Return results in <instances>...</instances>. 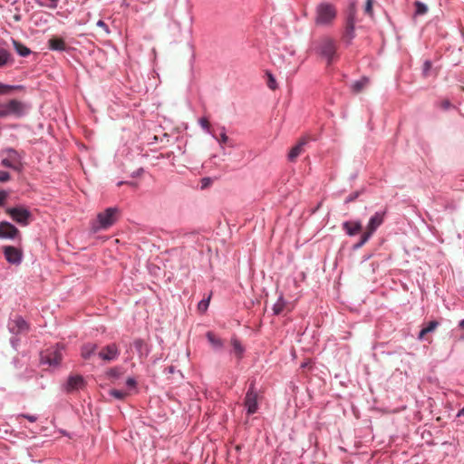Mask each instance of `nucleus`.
<instances>
[{"label":"nucleus","instance_id":"f8f14e48","mask_svg":"<svg viewBox=\"0 0 464 464\" xmlns=\"http://www.w3.org/2000/svg\"><path fill=\"white\" fill-rule=\"evenodd\" d=\"M9 330L14 334L25 333L29 330L28 324L21 316H16L9 323Z\"/></svg>","mask_w":464,"mask_h":464},{"label":"nucleus","instance_id":"f704fd0d","mask_svg":"<svg viewBox=\"0 0 464 464\" xmlns=\"http://www.w3.org/2000/svg\"><path fill=\"white\" fill-rule=\"evenodd\" d=\"M10 179V174L7 171H0V182H6Z\"/></svg>","mask_w":464,"mask_h":464},{"label":"nucleus","instance_id":"c85d7f7f","mask_svg":"<svg viewBox=\"0 0 464 464\" xmlns=\"http://www.w3.org/2000/svg\"><path fill=\"white\" fill-rule=\"evenodd\" d=\"M415 6H416L415 13L418 15H422V14H426L428 11L427 6L421 2H416Z\"/></svg>","mask_w":464,"mask_h":464},{"label":"nucleus","instance_id":"a19ab883","mask_svg":"<svg viewBox=\"0 0 464 464\" xmlns=\"http://www.w3.org/2000/svg\"><path fill=\"white\" fill-rule=\"evenodd\" d=\"M450 102L449 101H445L442 102V107L444 109H448V108H450Z\"/></svg>","mask_w":464,"mask_h":464},{"label":"nucleus","instance_id":"f3484780","mask_svg":"<svg viewBox=\"0 0 464 464\" xmlns=\"http://www.w3.org/2000/svg\"><path fill=\"white\" fill-rule=\"evenodd\" d=\"M128 391L118 390V400H121L130 395L132 392L136 391V382L132 378H129L126 382Z\"/></svg>","mask_w":464,"mask_h":464},{"label":"nucleus","instance_id":"7ed1b4c3","mask_svg":"<svg viewBox=\"0 0 464 464\" xmlns=\"http://www.w3.org/2000/svg\"><path fill=\"white\" fill-rule=\"evenodd\" d=\"M315 51L316 53L324 58L327 61V64L330 65L336 57L335 42L329 37H324L315 43Z\"/></svg>","mask_w":464,"mask_h":464},{"label":"nucleus","instance_id":"a878e982","mask_svg":"<svg viewBox=\"0 0 464 464\" xmlns=\"http://www.w3.org/2000/svg\"><path fill=\"white\" fill-rule=\"evenodd\" d=\"M286 303L282 296H280L277 302L273 306V312L275 314H280L284 312Z\"/></svg>","mask_w":464,"mask_h":464},{"label":"nucleus","instance_id":"de8ad7c7","mask_svg":"<svg viewBox=\"0 0 464 464\" xmlns=\"http://www.w3.org/2000/svg\"><path fill=\"white\" fill-rule=\"evenodd\" d=\"M167 369H168V372L169 373H173L174 372V367L173 366H169Z\"/></svg>","mask_w":464,"mask_h":464},{"label":"nucleus","instance_id":"2eb2a0df","mask_svg":"<svg viewBox=\"0 0 464 464\" xmlns=\"http://www.w3.org/2000/svg\"><path fill=\"white\" fill-rule=\"evenodd\" d=\"M115 355L116 348L114 344L107 345L106 347H103L97 353L98 358L105 362L113 360Z\"/></svg>","mask_w":464,"mask_h":464},{"label":"nucleus","instance_id":"473e14b6","mask_svg":"<svg viewBox=\"0 0 464 464\" xmlns=\"http://www.w3.org/2000/svg\"><path fill=\"white\" fill-rule=\"evenodd\" d=\"M208 304H209V298H208V299H207V300H201V301L198 303V309L200 312H205V311L208 309Z\"/></svg>","mask_w":464,"mask_h":464},{"label":"nucleus","instance_id":"3c124183","mask_svg":"<svg viewBox=\"0 0 464 464\" xmlns=\"http://www.w3.org/2000/svg\"><path fill=\"white\" fill-rule=\"evenodd\" d=\"M363 246V245H362V244H361V242H359V243H357V244L354 246V247H355V248H359V247H361V246Z\"/></svg>","mask_w":464,"mask_h":464},{"label":"nucleus","instance_id":"b1692460","mask_svg":"<svg viewBox=\"0 0 464 464\" xmlns=\"http://www.w3.org/2000/svg\"><path fill=\"white\" fill-rule=\"evenodd\" d=\"M368 83L369 80L366 77H363L359 81H356L352 85L353 92L355 93H359L368 85Z\"/></svg>","mask_w":464,"mask_h":464},{"label":"nucleus","instance_id":"a211bd4d","mask_svg":"<svg viewBox=\"0 0 464 464\" xmlns=\"http://www.w3.org/2000/svg\"><path fill=\"white\" fill-rule=\"evenodd\" d=\"M49 48L53 51H63L66 48L65 42L60 37H52L48 41Z\"/></svg>","mask_w":464,"mask_h":464},{"label":"nucleus","instance_id":"c756f323","mask_svg":"<svg viewBox=\"0 0 464 464\" xmlns=\"http://www.w3.org/2000/svg\"><path fill=\"white\" fill-rule=\"evenodd\" d=\"M267 86L273 91L277 88L276 81L273 74L270 72H267Z\"/></svg>","mask_w":464,"mask_h":464},{"label":"nucleus","instance_id":"393cba45","mask_svg":"<svg viewBox=\"0 0 464 464\" xmlns=\"http://www.w3.org/2000/svg\"><path fill=\"white\" fill-rule=\"evenodd\" d=\"M231 344L233 347V353L236 354V356L238 359H241L245 349L242 346V344L240 343V342L237 338H233L231 340Z\"/></svg>","mask_w":464,"mask_h":464},{"label":"nucleus","instance_id":"2f4dec72","mask_svg":"<svg viewBox=\"0 0 464 464\" xmlns=\"http://www.w3.org/2000/svg\"><path fill=\"white\" fill-rule=\"evenodd\" d=\"M16 87L12 85H6L0 82V94H5L15 89Z\"/></svg>","mask_w":464,"mask_h":464},{"label":"nucleus","instance_id":"49530a36","mask_svg":"<svg viewBox=\"0 0 464 464\" xmlns=\"http://www.w3.org/2000/svg\"><path fill=\"white\" fill-rule=\"evenodd\" d=\"M462 415H464V407L457 414L458 417H460Z\"/></svg>","mask_w":464,"mask_h":464},{"label":"nucleus","instance_id":"9b49d317","mask_svg":"<svg viewBox=\"0 0 464 464\" xmlns=\"http://www.w3.org/2000/svg\"><path fill=\"white\" fill-rule=\"evenodd\" d=\"M20 236V231L13 224L7 221L0 222V238L14 239Z\"/></svg>","mask_w":464,"mask_h":464},{"label":"nucleus","instance_id":"6ab92c4d","mask_svg":"<svg viewBox=\"0 0 464 464\" xmlns=\"http://www.w3.org/2000/svg\"><path fill=\"white\" fill-rule=\"evenodd\" d=\"M16 152L14 150L10 151L9 158L2 160V165L6 168H11L14 169H19L18 162L15 160Z\"/></svg>","mask_w":464,"mask_h":464},{"label":"nucleus","instance_id":"a18cd8bd","mask_svg":"<svg viewBox=\"0 0 464 464\" xmlns=\"http://www.w3.org/2000/svg\"><path fill=\"white\" fill-rule=\"evenodd\" d=\"M356 197H357V195L350 196V197L347 198L346 202L353 201Z\"/></svg>","mask_w":464,"mask_h":464},{"label":"nucleus","instance_id":"bb28decb","mask_svg":"<svg viewBox=\"0 0 464 464\" xmlns=\"http://www.w3.org/2000/svg\"><path fill=\"white\" fill-rule=\"evenodd\" d=\"M10 57V53L5 49H0V67H3L7 63Z\"/></svg>","mask_w":464,"mask_h":464},{"label":"nucleus","instance_id":"412c9836","mask_svg":"<svg viewBox=\"0 0 464 464\" xmlns=\"http://www.w3.org/2000/svg\"><path fill=\"white\" fill-rule=\"evenodd\" d=\"M116 377V370L111 368L109 371H107L104 375H102L99 377L101 382V386L107 385L106 381H110L111 382H113L114 379Z\"/></svg>","mask_w":464,"mask_h":464},{"label":"nucleus","instance_id":"8fccbe9b","mask_svg":"<svg viewBox=\"0 0 464 464\" xmlns=\"http://www.w3.org/2000/svg\"><path fill=\"white\" fill-rule=\"evenodd\" d=\"M459 326L464 329V319L459 322Z\"/></svg>","mask_w":464,"mask_h":464},{"label":"nucleus","instance_id":"79ce46f5","mask_svg":"<svg viewBox=\"0 0 464 464\" xmlns=\"http://www.w3.org/2000/svg\"><path fill=\"white\" fill-rule=\"evenodd\" d=\"M425 70H429L431 67V63L429 61H426L424 63Z\"/></svg>","mask_w":464,"mask_h":464},{"label":"nucleus","instance_id":"5701e85b","mask_svg":"<svg viewBox=\"0 0 464 464\" xmlns=\"http://www.w3.org/2000/svg\"><path fill=\"white\" fill-rule=\"evenodd\" d=\"M13 45L15 49V51L23 57H25L31 53V51L29 48H27L25 45L21 44L20 42L16 40H13Z\"/></svg>","mask_w":464,"mask_h":464},{"label":"nucleus","instance_id":"4468645a","mask_svg":"<svg viewBox=\"0 0 464 464\" xmlns=\"http://www.w3.org/2000/svg\"><path fill=\"white\" fill-rule=\"evenodd\" d=\"M308 140L306 138H302L296 145H295L288 153V160L295 161L304 151V146L307 144Z\"/></svg>","mask_w":464,"mask_h":464},{"label":"nucleus","instance_id":"58836bf2","mask_svg":"<svg viewBox=\"0 0 464 464\" xmlns=\"http://www.w3.org/2000/svg\"><path fill=\"white\" fill-rule=\"evenodd\" d=\"M220 144L226 143L228 140V137L225 132L220 134V138L218 140Z\"/></svg>","mask_w":464,"mask_h":464},{"label":"nucleus","instance_id":"c03bdc74","mask_svg":"<svg viewBox=\"0 0 464 464\" xmlns=\"http://www.w3.org/2000/svg\"><path fill=\"white\" fill-rule=\"evenodd\" d=\"M202 182H203L202 187L204 188V187H206L209 183V179H204L202 180Z\"/></svg>","mask_w":464,"mask_h":464},{"label":"nucleus","instance_id":"f257e3e1","mask_svg":"<svg viewBox=\"0 0 464 464\" xmlns=\"http://www.w3.org/2000/svg\"><path fill=\"white\" fill-rule=\"evenodd\" d=\"M26 110V104L15 99L10 100L7 102H0V118L10 116L21 118L25 114Z\"/></svg>","mask_w":464,"mask_h":464},{"label":"nucleus","instance_id":"7c9ffc66","mask_svg":"<svg viewBox=\"0 0 464 464\" xmlns=\"http://www.w3.org/2000/svg\"><path fill=\"white\" fill-rule=\"evenodd\" d=\"M199 124L208 132H209V133L211 132V126H210L209 121L207 118H200Z\"/></svg>","mask_w":464,"mask_h":464},{"label":"nucleus","instance_id":"39448f33","mask_svg":"<svg viewBox=\"0 0 464 464\" xmlns=\"http://www.w3.org/2000/svg\"><path fill=\"white\" fill-rule=\"evenodd\" d=\"M6 213L14 222L21 226H27L32 217L31 212L24 207L7 208Z\"/></svg>","mask_w":464,"mask_h":464},{"label":"nucleus","instance_id":"423d86ee","mask_svg":"<svg viewBox=\"0 0 464 464\" xmlns=\"http://www.w3.org/2000/svg\"><path fill=\"white\" fill-rule=\"evenodd\" d=\"M115 213L116 208H109L104 212L98 214L97 225L93 226V230L97 231L98 229H107L111 227L114 222Z\"/></svg>","mask_w":464,"mask_h":464},{"label":"nucleus","instance_id":"ea45409f","mask_svg":"<svg viewBox=\"0 0 464 464\" xmlns=\"http://www.w3.org/2000/svg\"><path fill=\"white\" fill-rule=\"evenodd\" d=\"M427 334H429V332L425 329V327H424V328H422V329H421V331H420V334H419V336H418V337H419V339H420V340H421V339H423V338H424V336H425Z\"/></svg>","mask_w":464,"mask_h":464},{"label":"nucleus","instance_id":"09e8293b","mask_svg":"<svg viewBox=\"0 0 464 464\" xmlns=\"http://www.w3.org/2000/svg\"><path fill=\"white\" fill-rule=\"evenodd\" d=\"M97 24L100 25V26L106 27V24H104V22H102L101 20L97 23Z\"/></svg>","mask_w":464,"mask_h":464},{"label":"nucleus","instance_id":"20e7f679","mask_svg":"<svg viewBox=\"0 0 464 464\" xmlns=\"http://www.w3.org/2000/svg\"><path fill=\"white\" fill-rule=\"evenodd\" d=\"M258 398L259 395L256 390L255 383L251 382L244 400V405L246 408L248 415L254 414L257 411Z\"/></svg>","mask_w":464,"mask_h":464},{"label":"nucleus","instance_id":"f03ea898","mask_svg":"<svg viewBox=\"0 0 464 464\" xmlns=\"http://www.w3.org/2000/svg\"><path fill=\"white\" fill-rule=\"evenodd\" d=\"M336 17V9L334 5L330 3H321L316 6L315 9V19L316 25H328Z\"/></svg>","mask_w":464,"mask_h":464},{"label":"nucleus","instance_id":"6e6552de","mask_svg":"<svg viewBox=\"0 0 464 464\" xmlns=\"http://www.w3.org/2000/svg\"><path fill=\"white\" fill-rule=\"evenodd\" d=\"M356 8L353 4L349 7L348 17L346 21V26L343 33V39L347 43H350L355 36L354 24H355Z\"/></svg>","mask_w":464,"mask_h":464},{"label":"nucleus","instance_id":"ddd939ff","mask_svg":"<svg viewBox=\"0 0 464 464\" xmlns=\"http://www.w3.org/2000/svg\"><path fill=\"white\" fill-rule=\"evenodd\" d=\"M385 212H376L369 220L366 231L372 235L383 223Z\"/></svg>","mask_w":464,"mask_h":464},{"label":"nucleus","instance_id":"cd10ccee","mask_svg":"<svg viewBox=\"0 0 464 464\" xmlns=\"http://www.w3.org/2000/svg\"><path fill=\"white\" fill-rule=\"evenodd\" d=\"M375 0H366L365 6H364V14L372 17L373 16V11L372 6Z\"/></svg>","mask_w":464,"mask_h":464},{"label":"nucleus","instance_id":"aec40b11","mask_svg":"<svg viewBox=\"0 0 464 464\" xmlns=\"http://www.w3.org/2000/svg\"><path fill=\"white\" fill-rule=\"evenodd\" d=\"M97 345L92 343L84 344L82 348V356L84 359H91L92 356L96 355Z\"/></svg>","mask_w":464,"mask_h":464},{"label":"nucleus","instance_id":"e433bc0d","mask_svg":"<svg viewBox=\"0 0 464 464\" xmlns=\"http://www.w3.org/2000/svg\"><path fill=\"white\" fill-rule=\"evenodd\" d=\"M20 417L27 419L31 422H34L37 420V417L34 415L22 414V415H20Z\"/></svg>","mask_w":464,"mask_h":464},{"label":"nucleus","instance_id":"c9c22d12","mask_svg":"<svg viewBox=\"0 0 464 464\" xmlns=\"http://www.w3.org/2000/svg\"><path fill=\"white\" fill-rule=\"evenodd\" d=\"M372 235L365 230V232L361 237V244L364 245Z\"/></svg>","mask_w":464,"mask_h":464},{"label":"nucleus","instance_id":"dca6fc26","mask_svg":"<svg viewBox=\"0 0 464 464\" xmlns=\"http://www.w3.org/2000/svg\"><path fill=\"white\" fill-rule=\"evenodd\" d=\"M343 228L349 236H355L362 230V224L360 221L352 222L346 221L343 224Z\"/></svg>","mask_w":464,"mask_h":464},{"label":"nucleus","instance_id":"0eeeda50","mask_svg":"<svg viewBox=\"0 0 464 464\" xmlns=\"http://www.w3.org/2000/svg\"><path fill=\"white\" fill-rule=\"evenodd\" d=\"M63 346H56L55 348L47 350L46 352L43 353L41 355L42 362L47 363L51 366L59 365L63 359Z\"/></svg>","mask_w":464,"mask_h":464},{"label":"nucleus","instance_id":"9d476101","mask_svg":"<svg viewBox=\"0 0 464 464\" xmlns=\"http://www.w3.org/2000/svg\"><path fill=\"white\" fill-rule=\"evenodd\" d=\"M6 261L13 265H19L22 262L23 251L13 246H4L2 247Z\"/></svg>","mask_w":464,"mask_h":464},{"label":"nucleus","instance_id":"72a5a7b5","mask_svg":"<svg viewBox=\"0 0 464 464\" xmlns=\"http://www.w3.org/2000/svg\"><path fill=\"white\" fill-rule=\"evenodd\" d=\"M439 325V323L437 321H430L428 323L427 326H425V329L430 333L433 332L437 326Z\"/></svg>","mask_w":464,"mask_h":464},{"label":"nucleus","instance_id":"37998d69","mask_svg":"<svg viewBox=\"0 0 464 464\" xmlns=\"http://www.w3.org/2000/svg\"><path fill=\"white\" fill-rule=\"evenodd\" d=\"M109 393L111 396L116 397V389L112 388V389L109 390Z\"/></svg>","mask_w":464,"mask_h":464},{"label":"nucleus","instance_id":"4be33fe9","mask_svg":"<svg viewBox=\"0 0 464 464\" xmlns=\"http://www.w3.org/2000/svg\"><path fill=\"white\" fill-rule=\"evenodd\" d=\"M207 338L215 349H221L224 345L223 341L216 336L212 332L207 333Z\"/></svg>","mask_w":464,"mask_h":464},{"label":"nucleus","instance_id":"1a4fd4ad","mask_svg":"<svg viewBox=\"0 0 464 464\" xmlns=\"http://www.w3.org/2000/svg\"><path fill=\"white\" fill-rule=\"evenodd\" d=\"M85 386L86 382L82 375L72 374L68 377L67 382L63 387L66 392L72 393L84 389Z\"/></svg>","mask_w":464,"mask_h":464},{"label":"nucleus","instance_id":"4c0bfd02","mask_svg":"<svg viewBox=\"0 0 464 464\" xmlns=\"http://www.w3.org/2000/svg\"><path fill=\"white\" fill-rule=\"evenodd\" d=\"M6 198L7 193L5 191H0V207L4 205Z\"/></svg>","mask_w":464,"mask_h":464}]
</instances>
